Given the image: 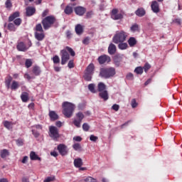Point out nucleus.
Returning <instances> with one entry per match:
<instances>
[{"instance_id": "obj_5", "label": "nucleus", "mask_w": 182, "mask_h": 182, "mask_svg": "<svg viewBox=\"0 0 182 182\" xmlns=\"http://www.w3.org/2000/svg\"><path fill=\"white\" fill-rule=\"evenodd\" d=\"M56 22V18L53 16H48L42 20V25L45 31H48L50 28H52V25Z\"/></svg>"}, {"instance_id": "obj_47", "label": "nucleus", "mask_w": 182, "mask_h": 182, "mask_svg": "<svg viewBox=\"0 0 182 182\" xmlns=\"http://www.w3.org/2000/svg\"><path fill=\"white\" fill-rule=\"evenodd\" d=\"M32 133H33V135L34 136V137H36V139H38V137H39V136H41V134H39V132L36 131V129H32Z\"/></svg>"}, {"instance_id": "obj_52", "label": "nucleus", "mask_w": 182, "mask_h": 182, "mask_svg": "<svg viewBox=\"0 0 182 182\" xmlns=\"http://www.w3.org/2000/svg\"><path fill=\"white\" fill-rule=\"evenodd\" d=\"M55 180V176H48L44 179V182H50Z\"/></svg>"}, {"instance_id": "obj_7", "label": "nucleus", "mask_w": 182, "mask_h": 182, "mask_svg": "<svg viewBox=\"0 0 182 182\" xmlns=\"http://www.w3.org/2000/svg\"><path fill=\"white\" fill-rule=\"evenodd\" d=\"M16 26H20L22 19L19 18V11H16L9 17V22H13Z\"/></svg>"}, {"instance_id": "obj_26", "label": "nucleus", "mask_w": 182, "mask_h": 182, "mask_svg": "<svg viewBox=\"0 0 182 182\" xmlns=\"http://www.w3.org/2000/svg\"><path fill=\"white\" fill-rule=\"evenodd\" d=\"M49 116L50 120H58V119H59V116L58 115V114H56L55 111H50Z\"/></svg>"}, {"instance_id": "obj_12", "label": "nucleus", "mask_w": 182, "mask_h": 182, "mask_svg": "<svg viewBox=\"0 0 182 182\" xmlns=\"http://www.w3.org/2000/svg\"><path fill=\"white\" fill-rule=\"evenodd\" d=\"M111 59L109 55H103L98 58V62L100 65H104V63H109Z\"/></svg>"}, {"instance_id": "obj_3", "label": "nucleus", "mask_w": 182, "mask_h": 182, "mask_svg": "<svg viewBox=\"0 0 182 182\" xmlns=\"http://www.w3.org/2000/svg\"><path fill=\"white\" fill-rule=\"evenodd\" d=\"M127 36V33L123 31H116L115 34L112 38V42L116 44L124 42L126 41Z\"/></svg>"}, {"instance_id": "obj_62", "label": "nucleus", "mask_w": 182, "mask_h": 182, "mask_svg": "<svg viewBox=\"0 0 182 182\" xmlns=\"http://www.w3.org/2000/svg\"><path fill=\"white\" fill-rule=\"evenodd\" d=\"M24 77H25L26 79H27L28 80H31V79H32V77H31V75H29V74H28V73H26V74L24 75Z\"/></svg>"}, {"instance_id": "obj_51", "label": "nucleus", "mask_w": 182, "mask_h": 182, "mask_svg": "<svg viewBox=\"0 0 182 182\" xmlns=\"http://www.w3.org/2000/svg\"><path fill=\"white\" fill-rule=\"evenodd\" d=\"M68 67L69 68V69H73V68H75L73 60H71L68 62Z\"/></svg>"}, {"instance_id": "obj_27", "label": "nucleus", "mask_w": 182, "mask_h": 182, "mask_svg": "<svg viewBox=\"0 0 182 182\" xmlns=\"http://www.w3.org/2000/svg\"><path fill=\"white\" fill-rule=\"evenodd\" d=\"M118 48L120 49V50H126V49L129 48V45L127 43L121 42L119 43Z\"/></svg>"}, {"instance_id": "obj_11", "label": "nucleus", "mask_w": 182, "mask_h": 182, "mask_svg": "<svg viewBox=\"0 0 182 182\" xmlns=\"http://www.w3.org/2000/svg\"><path fill=\"white\" fill-rule=\"evenodd\" d=\"M117 12H118V11L116 9H114L112 11V14H111L112 19H114V21H117V20L122 19L123 18V15H122V14L117 13Z\"/></svg>"}, {"instance_id": "obj_28", "label": "nucleus", "mask_w": 182, "mask_h": 182, "mask_svg": "<svg viewBox=\"0 0 182 182\" xmlns=\"http://www.w3.org/2000/svg\"><path fill=\"white\" fill-rule=\"evenodd\" d=\"M1 159H6L9 156V151L8 149H3L0 151Z\"/></svg>"}, {"instance_id": "obj_45", "label": "nucleus", "mask_w": 182, "mask_h": 182, "mask_svg": "<svg viewBox=\"0 0 182 182\" xmlns=\"http://www.w3.org/2000/svg\"><path fill=\"white\" fill-rule=\"evenodd\" d=\"M89 129H90V126H89V124L84 123L82 124V129L84 130V132H89Z\"/></svg>"}, {"instance_id": "obj_19", "label": "nucleus", "mask_w": 182, "mask_h": 182, "mask_svg": "<svg viewBox=\"0 0 182 182\" xmlns=\"http://www.w3.org/2000/svg\"><path fill=\"white\" fill-rule=\"evenodd\" d=\"M32 72L35 76H39L42 73V70H41V67L36 65L33 67Z\"/></svg>"}, {"instance_id": "obj_4", "label": "nucleus", "mask_w": 182, "mask_h": 182, "mask_svg": "<svg viewBox=\"0 0 182 182\" xmlns=\"http://www.w3.org/2000/svg\"><path fill=\"white\" fill-rule=\"evenodd\" d=\"M100 75L101 77H105V79L113 77V76L116 75V69H114L113 67L101 68Z\"/></svg>"}, {"instance_id": "obj_61", "label": "nucleus", "mask_w": 182, "mask_h": 182, "mask_svg": "<svg viewBox=\"0 0 182 182\" xmlns=\"http://www.w3.org/2000/svg\"><path fill=\"white\" fill-rule=\"evenodd\" d=\"M66 36L68 38V39H70V38H72V33L70 31H68L66 32Z\"/></svg>"}, {"instance_id": "obj_9", "label": "nucleus", "mask_w": 182, "mask_h": 182, "mask_svg": "<svg viewBox=\"0 0 182 182\" xmlns=\"http://www.w3.org/2000/svg\"><path fill=\"white\" fill-rule=\"evenodd\" d=\"M49 132H50L49 136L50 137L53 139V140H56V139H58L59 129H58L56 127H54V126L49 127Z\"/></svg>"}, {"instance_id": "obj_34", "label": "nucleus", "mask_w": 182, "mask_h": 182, "mask_svg": "<svg viewBox=\"0 0 182 182\" xmlns=\"http://www.w3.org/2000/svg\"><path fill=\"white\" fill-rule=\"evenodd\" d=\"M73 149L75 151H82V146H81L80 144H79V143L74 144L73 145Z\"/></svg>"}, {"instance_id": "obj_53", "label": "nucleus", "mask_w": 182, "mask_h": 182, "mask_svg": "<svg viewBox=\"0 0 182 182\" xmlns=\"http://www.w3.org/2000/svg\"><path fill=\"white\" fill-rule=\"evenodd\" d=\"M112 109L115 112H118L119 109H120V107L119 106V105L114 104L112 105Z\"/></svg>"}, {"instance_id": "obj_32", "label": "nucleus", "mask_w": 182, "mask_h": 182, "mask_svg": "<svg viewBox=\"0 0 182 182\" xmlns=\"http://www.w3.org/2000/svg\"><path fill=\"white\" fill-rule=\"evenodd\" d=\"M106 91V85L103 82H100L98 84V92H104Z\"/></svg>"}, {"instance_id": "obj_16", "label": "nucleus", "mask_w": 182, "mask_h": 182, "mask_svg": "<svg viewBox=\"0 0 182 182\" xmlns=\"http://www.w3.org/2000/svg\"><path fill=\"white\" fill-rule=\"evenodd\" d=\"M116 45L111 43L108 47V53L109 55H114V53H116Z\"/></svg>"}, {"instance_id": "obj_21", "label": "nucleus", "mask_w": 182, "mask_h": 182, "mask_svg": "<svg viewBox=\"0 0 182 182\" xmlns=\"http://www.w3.org/2000/svg\"><path fill=\"white\" fill-rule=\"evenodd\" d=\"M99 96L101 99H103V100L106 101L109 100V93L107 92V90L102 91L100 92Z\"/></svg>"}, {"instance_id": "obj_39", "label": "nucleus", "mask_w": 182, "mask_h": 182, "mask_svg": "<svg viewBox=\"0 0 182 182\" xmlns=\"http://www.w3.org/2000/svg\"><path fill=\"white\" fill-rule=\"evenodd\" d=\"M5 6L8 11L11 10V8H12V1L11 0H6L5 1Z\"/></svg>"}, {"instance_id": "obj_20", "label": "nucleus", "mask_w": 182, "mask_h": 182, "mask_svg": "<svg viewBox=\"0 0 182 182\" xmlns=\"http://www.w3.org/2000/svg\"><path fill=\"white\" fill-rule=\"evenodd\" d=\"M74 166L75 167L80 168L83 166V161L80 158H77L74 160Z\"/></svg>"}, {"instance_id": "obj_30", "label": "nucleus", "mask_w": 182, "mask_h": 182, "mask_svg": "<svg viewBox=\"0 0 182 182\" xmlns=\"http://www.w3.org/2000/svg\"><path fill=\"white\" fill-rule=\"evenodd\" d=\"M3 124L4 127H6V129H7L8 130H11V129H12V127L14 126V123L9 121H4L3 122Z\"/></svg>"}, {"instance_id": "obj_15", "label": "nucleus", "mask_w": 182, "mask_h": 182, "mask_svg": "<svg viewBox=\"0 0 182 182\" xmlns=\"http://www.w3.org/2000/svg\"><path fill=\"white\" fill-rule=\"evenodd\" d=\"M17 49L20 52H26V50L29 49V47L27 48L25 43H23V42H21L18 43Z\"/></svg>"}, {"instance_id": "obj_49", "label": "nucleus", "mask_w": 182, "mask_h": 182, "mask_svg": "<svg viewBox=\"0 0 182 182\" xmlns=\"http://www.w3.org/2000/svg\"><path fill=\"white\" fill-rule=\"evenodd\" d=\"M131 106L133 109H135L136 106H138L137 102H136V99H133L131 102Z\"/></svg>"}, {"instance_id": "obj_59", "label": "nucleus", "mask_w": 182, "mask_h": 182, "mask_svg": "<svg viewBox=\"0 0 182 182\" xmlns=\"http://www.w3.org/2000/svg\"><path fill=\"white\" fill-rule=\"evenodd\" d=\"M73 140L75 141H82V137H80V136H74Z\"/></svg>"}, {"instance_id": "obj_46", "label": "nucleus", "mask_w": 182, "mask_h": 182, "mask_svg": "<svg viewBox=\"0 0 182 182\" xmlns=\"http://www.w3.org/2000/svg\"><path fill=\"white\" fill-rule=\"evenodd\" d=\"M25 65L27 68H31V66H32V60L31 59L26 60Z\"/></svg>"}, {"instance_id": "obj_43", "label": "nucleus", "mask_w": 182, "mask_h": 182, "mask_svg": "<svg viewBox=\"0 0 182 182\" xmlns=\"http://www.w3.org/2000/svg\"><path fill=\"white\" fill-rule=\"evenodd\" d=\"M150 68H151V65H150V64H149V63H145L144 66L142 68L143 70H144V72L146 73H147V72L149 71V70L150 69Z\"/></svg>"}, {"instance_id": "obj_25", "label": "nucleus", "mask_w": 182, "mask_h": 182, "mask_svg": "<svg viewBox=\"0 0 182 182\" xmlns=\"http://www.w3.org/2000/svg\"><path fill=\"white\" fill-rule=\"evenodd\" d=\"M75 32L77 35H82L83 33V26L80 24L75 26Z\"/></svg>"}, {"instance_id": "obj_31", "label": "nucleus", "mask_w": 182, "mask_h": 182, "mask_svg": "<svg viewBox=\"0 0 182 182\" xmlns=\"http://www.w3.org/2000/svg\"><path fill=\"white\" fill-rule=\"evenodd\" d=\"M10 88L11 89V90H16L19 88V82L14 80L11 83V85L10 86Z\"/></svg>"}, {"instance_id": "obj_58", "label": "nucleus", "mask_w": 182, "mask_h": 182, "mask_svg": "<svg viewBox=\"0 0 182 182\" xmlns=\"http://www.w3.org/2000/svg\"><path fill=\"white\" fill-rule=\"evenodd\" d=\"M16 144H17V146H23V141L22 139H17L16 140Z\"/></svg>"}, {"instance_id": "obj_57", "label": "nucleus", "mask_w": 182, "mask_h": 182, "mask_svg": "<svg viewBox=\"0 0 182 182\" xmlns=\"http://www.w3.org/2000/svg\"><path fill=\"white\" fill-rule=\"evenodd\" d=\"M29 159V157L28 156H23L21 163H23V164H26V163H28V160Z\"/></svg>"}, {"instance_id": "obj_1", "label": "nucleus", "mask_w": 182, "mask_h": 182, "mask_svg": "<svg viewBox=\"0 0 182 182\" xmlns=\"http://www.w3.org/2000/svg\"><path fill=\"white\" fill-rule=\"evenodd\" d=\"M69 53L71 56H75L76 55L75 50L69 46L65 47L61 50V65H66V63H68V61L70 59Z\"/></svg>"}, {"instance_id": "obj_44", "label": "nucleus", "mask_w": 182, "mask_h": 182, "mask_svg": "<svg viewBox=\"0 0 182 182\" xmlns=\"http://www.w3.org/2000/svg\"><path fill=\"white\" fill-rule=\"evenodd\" d=\"M84 181L85 182H97V180L96 178H92V176L87 177Z\"/></svg>"}, {"instance_id": "obj_56", "label": "nucleus", "mask_w": 182, "mask_h": 182, "mask_svg": "<svg viewBox=\"0 0 182 182\" xmlns=\"http://www.w3.org/2000/svg\"><path fill=\"white\" fill-rule=\"evenodd\" d=\"M53 68H54V70H55V72H60V70H62V68H61V67H59V66H58V65H53Z\"/></svg>"}, {"instance_id": "obj_18", "label": "nucleus", "mask_w": 182, "mask_h": 182, "mask_svg": "<svg viewBox=\"0 0 182 182\" xmlns=\"http://www.w3.org/2000/svg\"><path fill=\"white\" fill-rule=\"evenodd\" d=\"M26 14L27 16H32V15H33V14H35V12L36 11V9H35L34 7H27L26 9Z\"/></svg>"}, {"instance_id": "obj_38", "label": "nucleus", "mask_w": 182, "mask_h": 182, "mask_svg": "<svg viewBox=\"0 0 182 182\" xmlns=\"http://www.w3.org/2000/svg\"><path fill=\"white\" fill-rule=\"evenodd\" d=\"M134 73H136V75H143V67H136L134 69Z\"/></svg>"}, {"instance_id": "obj_22", "label": "nucleus", "mask_w": 182, "mask_h": 182, "mask_svg": "<svg viewBox=\"0 0 182 182\" xmlns=\"http://www.w3.org/2000/svg\"><path fill=\"white\" fill-rule=\"evenodd\" d=\"M21 99L23 103H26L28 100H29V94L26 92H23L21 93Z\"/></svg>"}, {"instance_id": "obj_10", "label": "nucleus", "mask_w": 182, "mask_h": 182, "mask_svg": "<svg viewBox=\"0 0 182 182\" xmlns=\"http://www.w3.org/2000/svg\"><path fill=\"white\" fill-rule=\"evenodd\" d=\"M58 150L61 156H68L69 154V148H68V146L63 144L58 145Z\"/></svg>"}, {"instance_id": "obj_29", "label": "nucleus", "mask_w": 182, "mask_h": 182, "mask_svg": "<svg viewBox=\"0 0 182 182\" xmlns=\"http://www.w3.org/2000/svg\"><path fill=\"white\" fill-rule=\"evenodd\" d=\"M128 43L131 48H133L137 43V41H136L134 37H131L128 40Z\"/></svg>"}, {"instance_id": "obj_6", "label": "nucleus", "mask_w": 182, "mask_h": 182, "mask_svg": "<svg viewBox=\"0 0 182 182\" xmlns=\"http://www.w3.org/2000/svg\"><path fill=\"white\" fill-rule=\"evenodd\" d=\"M95 70V65L93 63H90L85 70V75H84V79L85 80H87V82H90L92 80V76H93Z\"/></svg>"}, {"instance_id": "obj_35", "label": "nucleus", "mask_w": 182, "mask_h": 182, "mask_svg": "<svg viewBox=\"0 0 182 182\" xmlns=\"http://www.w3.org/2000/svg\"><path fill=\"white\" fill-rule=\"evenodd\" d=\"M64 12L66 14V15H70V14L73 12V8H72L70 6H67L64 10Z\"/></svg>"}, {"instance_id": "obj_33", "label": "nucleus", "mask_w": 182, "mask_h": 182, "mask_svg": "<svg viewBox=\"0 0 182 182\" xmlns=\"http://www.w3.org/2000/svg\"><path fill=\"white\" fill-rule=\"evenodd\" d=\"M130 31L133 33L134 32H139V31H140V28L139 27L137 23H134V25H132L130 28Z\"/></svg>"}, {"instance_id": "obj_2", "label": "nucleus", "mask_w": 182, "mask_h": 182, "mask_svg": "<svg viewBox=\"0 0 182 182\" xmlns=\"http://www.w3.org/2000/svg\"><path fill=\"white\" fill-rule=\"evenodd\" d=\"M76 109V105L72 102H64L63 103V114L65 117L70 118L73 116V112Z\"/></svg>"}, {"instance_id": "obj_54", "label": "nucleus", "mask_w": 182, "mask_h": 182, "mask_svg": "<svg viewBox=\"0 0 182 182\" xmlns=\"http://www.w3.org/2000/svg\"><path fill=\"white\" fill-rule=\"evenodd\" d=\"M99 138L95 135H90V140L91 141H96Z\"/></svg>"}, {"instance_id": "obj_55", "label": "nucleus", "mask_w": 182, "mask_h": 182, "mask_svg": "<svg viewBox=\"0 0 182 182\" xmlns=\"http://www.w3.org/2000/svg\"><path fill=\"white\" fill-rule=\"evenodd\" d=\"M33 129H35V130H42V125L41 124H37V125H34L33 127Z\"/></svg>"}, {"instance_id": "obj_14", "label": "nucleus", "mask_w": 182, "mask_h": 182, "mask_svg": "<svg viewBox=\"0 0 182 182\" xmlns=\"http://www.w3.org/2000/svg\"><path fill=\"white\" fill-rule=\"evenodd\" d=\"M151 8L154 14H159L160 12V7L157 1H152Z\"/></svg>"}, {"instance_id": "obj_24", "label": "nucleus", "mask_w": 182, "mask_h": 182, "mask_svg": "<svg viewBox=\"0 0 182 182\" xmlns=\"http://www.w3.org/2000/svg\"><path fill=\"white\" fill-rule=\"evenodd\" d=\"M30 159L33 161L38 160V161H41V157H39V156H38L35 151H31L30 153Z\"/></svg>"}, {"instance_id": "obj_13", "label": "nucleus", "mask_w": 182, "mask_h": 182, "mask_svg": "<svg viewBox=\"0 0 182 182\" xmlns=\"http://www.w3.org/2000/svg\"><path fill=\"white\" fill-rule=\"evenodd\" d=\"M75 12L76 15H78L79 16H82V15H85V13L86 12V9L82 6H77L75 7Z\"/></svg>"}, {"instance_id": "obj_8", "label": "nucleus", "mask_w": 182, "mask_h": 182, "mask_svg": "<svg viewBox=\"0 0 182 182\" xmlns=\"http://www.w3.org/2000/svg\"><path fill=\"white\" fill-rule=\"evenodd\" d=\"M76 119L73 121V124L76 127H80V124L82 123V120L85 119V114L82 112H78L75 114Z\"/></svg>"}, {"instance_id": "obj_17", "label": "nucleus", "mask_w": 182, "mask_h": 182, "mask_svg": "<svg viewBox=\"0 0 182 182\" xmlns=\"http://www.w3.org/2000/svg\"><path fill=\"white\" fill-rule=\"evenodd\" d=\"M34 35L37 41H42L45 39V33L43 32H35Z\"/></svg>"}, {"instance_id": "obj_37", "label": "nucleus", "mask_w": 182, "mask_h": 182, "mask_svg": "<svg viewBox=\"0 0 182 182\" xmlns=\"http://www.w3.org/2000/svg\"><path fill=\"white\" fill-rule=\"evenodd\" d=\"M12 82V78L11 77H9L6 81H5V85L7 87V89H10L11 88V82Z\"/></svg>"}, {"instance_id": "obj_42", "label": "nucleus", "mask_w": 182, "mask_h": 182, "mask_svg": "<svg viewBox=\"0 0 182 182\" xmlns=\"http://www.w3.org/2000/svg\"><path fill=\"white\" fill-rule=\"evenodd\" d=\"M36 32H43V28H42V24L38 23L36 26Z\"/></svg>"}, {"instance_id": "obj_48", "label": "nucleus", "mask_w": 182, "mask_h": 182, "mask_svg": "<svg viewBox=\"0 0 182 182\" xmlns=\"http://www.w3.org/2000/svg\"><path fill=\"white\" fill-rule=\"evenodd\" d=\"M90 42V37H85L82 41L83 45H89Z\"/></svg>"}, {"instance_id": "obj_23", "label": "nucleus", "mask_w": 182, "mask_h": 182, "mask_svg": "<svg viewBox=\"0 0 182 182\" xmlns=\"http://www.w3.org/2000/svg\"><path fill=\"white\" fill-rule=\"evenodd\" d=\"M135 15H136V16H144V15H146V11H144V9L143 8H140L138 9L136 11H135Z\"/></svg>"}, {"instance_id": "obj_41", "label": "nucleus", "mask_w": 182, "mask_h": 182, "mask_svg": "<svg viewBox=\"0 0 182 182\" xmlns=\"http://www.w3.org/2000/svg\"><path fill=\"white\" fill-rule=\"evenodd\" d=\"M52 60L54 65H56L60 62V58L58 55H55L54 57H53Z\"/></svg>"}, {"instance_id": "obj_40", "label": "nucleus", "mask_w": 182, "mask_h": 182, "mask_svg": "<svg viewBox=\"0 0 182 182\" xmlns=\"http://www.w3.org/2000/svg\"><path fill=\"white\" fill-rule=\"evenodd\" d=\"M95 84H90L88 85V89L90 92H91L92 93H96V90L95 89Z\"/></svg>"}, {"instance_id": "obj_36", "label": "nucleus", "mask_w": 182, "mask_h": 182, "mask_svg": "<svg viewBox=\"0 0 182 182\" xmlns=\"http://www.w3.org/2000/svg\"><path fill=\"white\" fill-rule=\"evenodd\" d=\"M8 29L9 31H11V32H15V31H16V27L13 23H9L8 24Z\"/></svg>"}, {"instance_id": "obj_50", "label": "nucleus", "mask_w": 182, "mask_h": 182, "mask_svg": "<svg viewBox=\"0 0 182 182\" xmlns=\"http://www.w3.org/2000/svg\"><path fill=\"white\" fill-rule=\"evenodd\" d=\"M127 79L128 80H133V79H134V76L133 75V73H129L127 75Z\"/></svg>"}, {"instance_id": "obj_63", "label": "nucleus", "mask_w": 182, "mask_h": 182, "mask_svg": "<svg viewBox=\"0 0 182 182\" xmlns=\"http://www.w3.org/2000/svg\"><path fill=\"white\" fill-rule=\"evenodd\" d=\"M92 15H93V11H88L86 14L87 18H92Z\"/></svg>"}, {"instance_id": "obj_60", "label": "nucleus", "mask_w": 182, "mask_h": 182, "mask_svg": "<svg viewBox=\"0 0 182 182\" xmlns=\"http://www.w3.org/2000/svg\"><path fill=\"white\" fill-rule=\"evenodd\" d=\"M78 110H83L85 109V105L83 104H79L77 106Z\"/></svg>"}, {"instance_id": "obj_64", "label": "nucleus", "mask_w": 182, "mask_h": 182, "mask_svg": "<svg viewBox=\"0 0 182 182\" xmlns=\"http://www.w3.org/2000/svg\"><path fill=\"white\" fill-rule=\"evenodd\" d=\"M21 181L22 182H30L29 178H26V177H23L22 179H21Z\"/></svg>"}]
</instances>
